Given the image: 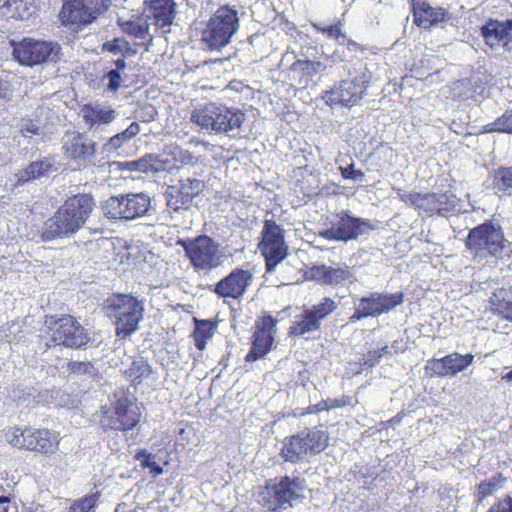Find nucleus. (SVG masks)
I'll return each instance as SVG.
<instances>
[{"instance_id":"nucleus-49","label":"nucleus","mask_w":512,"mask_h":512,"mask_svg":"<svg viewBox=\"0 0 512 512\" xmlns=\"http://www.w3.org/2000/svg\"><path fill=\"white\" fill-rule=\"evenodd\" d=\"M127 45V42L124 40L114 39L113 41L105 42L102 46V49L103 51H108L116 55L122 53L124 49H128Z\"/></svg>"},{"instance_id":"nucleus-48","label":"nucleus","mask_w":512,"mask_h":512,"mask_svg":"<svg viewBox=\"0 0 512 512\" xmlns=\"http://www.w3.org/2000/svg\"><path fill=\"white\" fill-rule=\"evenodd\" d=\"M157 110L152 105L142 106L136 113V118L142 122L149 123L155 119Z\"/></svg>"},{"instance_id":"nucleus-39","label":"nucleus","mask_w":512,"mask_h":512,"mask_svg":"<svg viewBox=\"0 0 512 512\" xmlns=\"http://www.w3.org/2000/svg\"><path fill=\"white\" fill-rule=\"evenodd\" d=\"M459 199L452 193H438L437 214L445 216L459 210Z\"/></svg>"},{"instance_id":"nucleus-43","label":"nucleus","mask_w":512,"mask_h":512,"mask_svg":"<svg viewBox=\"0 0 512 512\" xmlns=\"http://www.w3.org/2000/svg\"><path fill=\"white\" fill-rule=\"evenodd\" d=\"M498 481H504V478H502L501 474H498L497 477H492L478 484L477 490L478 493L482 496V498L493 495L497 491Z\"/></svg>"},{"instance_id":"nucleus-6","label":"nucleus","mask_w":512,"mask_h":512,"mask_svg":"<svg viewBox=\"0 0 512 512\" xmlns=\"http://www.w3.org/2000/svg\"><path fill=\"white\" fill-rule=\"evenodd\" d=\"M105 217L113 220L132 221L151 215L152 198L145 192H130L109 197L101 206Z\"/></svg>"},{"instance_id":"nucleus-30","label":"nucleus","mask_w":512,"mask_h":512,"mask_svg":"<svg viewBox=\"0 0 512 512\" xmlns=\"http://www.w3.org/2000/svg\"><path fill=\"white\" fill-rule=\"evenodd\" d=\"M139 133L140 125L137 122H132L124 131L112 136L102 146V151L105 153H113L120 149L124 144L128 143Z\"/></svg>"},{"instance_id":"nucleus-11","label":"nucleus","mask_w":512,"mask_h":512,"mask_svg":"<svg viewBox=\"0 0 512 512\" xmlns=\"http://www.w3.org/2000/svg\"><path fill=\"white\" fill-rule=\"evenodd\" d=\"M258 248L265 258L267 272L274 271L287 256L288 246L284 240V229L274 220L264 221Z\"/></svg>"},{"instance_id":"nucleus-13","label":"nucleus","mask_w":512,"mask_h":512,"mask_svg":"<svg viewBox=\"0 0 512 512\" xmlns=\"http://www.w3.org/2000/svg\"><path fill=\"white\" fill-rule=\"evenodd\" d=\"M373 229L370 220L354 217L350 211L343 210L335 215L331 227L322 231L320 235L327 240L348 242Z\"/></svg>"},{"instance_id":"nucleus-34","label":"nucleus","mask_w":512,"mask_h":512,"mask_svg":"<svg viewBox=\"0 0 512 512\" xmlns=\"http://www.w3.org/2000/svg\"><path fill=\"white\" fill-rule=\"evenodd\" d=\"M214 334V326L209 320H197L196 327L193 332L195 346L199 350H204L206 347V341L210 339Z\"/></svg>"},{"instance_id":"nucleus-35","label":"nucleus","mask_w":512,"mask_h":512,"mask_svg":"<svg viewBox=\"0 0 512 512\" xmlns=\"http://www.w3.org/2000/svg\"><path fill=\"white\" fill-rule=\"evenodd\" d=\"M374 294L382 314L390 312L395 307L401 305L404 301L403 292L393 294L374 292Z\"/></svg>"},{"instance_id":"nucleus-17","label":"nucleus","mask_w":512,"mask_h":512,"mask_svg":"<svg viewBox=\"0 0 512 512\" xmlns=\"http://www.w3.org/2000/svg\"><path fill=\"white\" fill-rule=\"evenodd\" d=\"M9 441L15 447L41 453H53L58 444L56 435L50 430L32 428L13 433Z\"/></svg>"},{"instance_id":"nucleus-50","label":"nucleus","mask_w":512,"mask_h":512,"mask_svg":"<svg viewBox=\"0 0 512 512\" xmlns=\"http://www.w3.org/2000/svg\"><path fill=\"white\" fill-rule=\"evenodd\" d=\"M172 154L175 160H178L183 165H189L195 163V157L188 150L180 149L179 147L173 148Z\"/></svg>"},{"instance_id":"nucleus-63","label":"nucleus","mask_w":512,"mask_h":512,"mask_svg":"<svg viewBox=\"0 0 512 512\" xmlns=\"http://www.w3.org/2000/svg\"><path fill=\"white\" fill-rule=\"evenodd\" d=\"M506 303H507L506 308L508 310L507 317L512 320V300H507Z\"/></svg>"},{"instance_id":"nucleus-36","label":"nucleus","mask_w":512,"mask_h":512,"mask_svg":"<svg viewBox=\"0 0 512 512\" xmlns=\"http://www.w3.org/2000/svg\"><path fill=\"white\" fill-rule=\"evenodd\" d=\"M484 133L500 132L512 134V109L507 110L501 117L494 122L483 126Z\"/></svg>"},{"instance_id":"nucleus-7","label":"nucleus","mask_w":512,"mask_h":512,"mask_svg":"<svg viewBox=\"0 0 512 512\" xmlns=\"http://www.w3.org/2000/svg\"><path fill=\"white\" fill-rule=\"evenodd\" d=\"M176 245L183 248L196 271H212L224 263L225 255L220 244L206 234L188 239L178 238Z\"/></svg>"},{"instance_id":"nucleus-64","label":"nucleus","mask_w":512,"mask_h":512,"mask_svg":"<svg viewBox=\"0 0 512 512\" xmlns=\"http://www.w3.org/2000/svg\"><path fill=\"white\" fill-rule=\"evenodd\" d=\"M358 47H359V45H358L356 42H354V41H352V40H348V42H347V48H348L349 50H356Z\"/></svg>"},{"instance_id":"nucleus-40","label":"nucleus","mask_w":512,"mask_h":512,"mask_svg":"<svg viewBox=\"0 0 512 512\" xmlns=\"http://www.w3.org/2000/svg\"><path fill=\"white\" fill-rule=\"evenodd\" d=\"M494 184L499 190L512 189V167L499 169L494 175Z\"/></svg>"},{"instance_id":"nucleus-1","label":"nucleus","mask_w":512,"mask_h":512,"mask_svg":"<svg viewBox=\"0 0 512 512\" xmlns=\"http://www.w3.org/2000/svg\"><path fill=\"white\" fill-rule=\"evenodd\" d=\"M95 205L91 194L78 193L68 197L53 216L44 222L41 239L49 242L75 235L84 227Z\"/></svg>"},{"instance_id":"nucleus-9","label":"nucleus","mask_w":512,"mask_h":512,"mask_svg":"<svg viewBox=\"0 0 512 512\" xmlns=\"http://www.w3.org/2000/svg\"><path fill=\"white\" fill-rule=\"evenodd\" d=\"M109 6L110 0H64L59 19L64 26H86L106 12Z\"/></svg>"},{"instance_id":"nucleus-5","label":"nucleus","mask_w":512,"mask_h":512,"mask_svg":"<svg viewBox=\"0 0 512 512\" xmlns=\"http://www.w3.org/2000/svg\"><path fill=\"white\" fill-rule=\"evenodd\" d=\"M305 480L284 476L279 483L267 485L258 493V503L269 511L280 512L305 498Z\"/></svg>"},{"instance_id":"nucleus-42","label":"nucleus","mask_w":512,"mask_h":512,"mask_svg":"<svg viewBox=\"0 0 512 512\" xmlns=\"http://www.w3.org/2000/svg\"><path fill=\"white\" fill-rule=\"evenodd\" d=\"M136 459L140 461L143 468H149L154 476L161 475L163 468L152 460V455L147 450H141L136 454Z\"/></svg>"},{"instance_id":"nucleus-28","label":"nucleus","mask_w":512,"mask_h":512,"mask_svg":"<svg viewBox=\"0 0 512 512\" xmlns=\"http://www.w3.org/2000/svg\"><path fill=\"white\" fill-rule=\"evenodd\" d=\"M153 374V370L148 360L143 356L134 358L128 369L125 370V375L135 385H140L148 380Z\"/></svg>"},{"instance_id":"nucleus-58","label":"nucleus","mask_w":512,"mask_h":512,"mask_svg":"<svg viewBox=\"0 0 512 512\" xmlns=\"http://www.w3.org/2000/svg\"><path fill=\"white\" fill-rule=\"evenodd\" d=\"M421 195L422 194H420V193H408V194L404 193V194H400L399 197L406 204L416 205L417 207H419Z\"/></svg>"},{"instance_id":"nucleus-26","label":"nucleus","mask_w":512,"mask_h":512,"mask_svg":"<svg viewBox=\"0 0 512 512\" xmlns=\"http://www.w3.org/2000/svg\"><path fill=\"white\" fill-rule=\"evenodd\" d=\"M321 324L309 310L304 308L303 311L294 316L289 334L293 336H302L306 333L320 330Z\"/></svg>"},{"instance_id":"nucleus-44","label":"nucleus","mask_w":512,"mask_h":512,"mask_svg":"<svg viewBox=\"0 0 512 512\" xmlns=\"http://www.w3.org/2000/svg\"><path fill=\"white\" fill-rule=\"evenodd\" d=\"M96 498L94 495L86 496L75 501L69 508L68 512H94Z\"/></svg>"},{"instance_id":"nucleus-33","label":"nucleus","mask_w":512,"mask_h":512,"mask_svg":"<svg viewBox=\"0 0 512 512\" xmlns=\"http://www.w3.org/2000/svg\"><path fill=\"white\" fill-rule=\"evenodd\" d=\"M162 161L156 156L149 154L140 159L118 163L121 170L138 171L143 173L158 171Z\"/></svg>"},{"instance_id":"nucleus-24","label":"nucleus","mask_w":512,"mask_h":512,"mask_svg":"<svg viewBox=\"0 0 512 512\" xmlns=\"http://www.w3.org/2000/svg\"><path fill=\"white\" fill-rule=\"evenodd\" d=\"M481 34L484 41L490 47L498 45L500 42H507L511 39L507 21H489L481 28Z\"/></svg>"},{"instance_id":"nucleus-45","label":"nucleus","mask_w":512,"mask_h":512,"mask_svg":"<svg viewBox=\"0 0 512 512\" xmlns=\"http://www.w3.org/2000/svg\"><path fill=\"white\" fill-rule=\"evenodd\" d=\"M101 427L104 430H122L123 431V424L121 423V417L118 415H109L108 411L103 412V415L100 419Z\"/></svg>"},{"instance_id":"nucleus-61","label":"nucleus","mask_w":512,"mask_h":512,"mask_svg":"<svg viewBox=\"0 0 512 512\" xmlns=\"http://www.w3.org/2000/svg\"><path fill=\"white\" fill-rule=\"evenodd\" d=\"M147 32V27H143L142 25L137 26V30L135 31L136 37L144 38Z\"/></svg>"},{"instance_id":"nucleus-41","label":"nucleus","mask_w":512,"mask_h":512,"mask_svg":"<svg viewBox=\"0 0 512 512\" xmlns=\"http://www.w3.org/2000/svg\"><path fill=\"white\" fill-rule=\"evenodd\" d=\"M358 303L361 308H363L367 317H377L382 314L374 293H371L367 297L359 298Z\"/></svg>"},{"instance_id":"nucleus-23","label":"nucleus","mask_w":512,"mask_h":512,"mask_svg":"<svg viewBox=\"0 0 512 512\" xmlns=\"http://www.w3.org/2000/svg\"><path fill=\"white\" fill-rule=\"evenodd\" d=\"M326 68V65L320 61L298 59L291 65L290 73L300 85L307 86L317 75L323 74Z\"/></svg>"},{"instance_id":"nucleus-14","label":"nucleus","mask_w":512,"mask_h":512,"mask_svg":"<svg viewBox=\"0 0 512 512\" xmlns=\"http://www.w3.org/2000/svg\"><path fill=\"white\" fill-rule=\"evenodd\" d=\"M368 82L369 76L365 72L351 80H341L326 92V102L330 105L354 106L366 94Z\"/></svg>"},{"instance_id":"nucleus-37","label":"nucleus","mask_w":512,"mask_h":512,"mask_svg":"<svg viewBox=\"0 0 512 512\" xmlns=\"http://www.w3.org/2000/svg\"><path fill=\"white\" fill-rule=\"evenodd\" d=\"M338 307L336 301L332 298L324 297L319 303L309 307V310L321 324L329 315H331Z\"/></svg>"},{"instance_id":"nucleus-20","label":"nucleus","mask_w":512,"mask_h":512,"mask_svg":"<svg viewBox=\"0 0 512 512\" xmlns=\"http://www.w3.org/2000/svg\"><path fill=\"white\" fill-rule=\"evenodd\" d=\"M473 358L470 353L465 355L452 353L440 359L430 360L428 368L438 376H453L467 368L472 363Z\"/></svg>"},{"instance_id":"nucleus-31","label":"nucleus","mask_w":512,"mask_h":512,"mask_svg":"<svg viewBox=\"0 0 512 512\" xmlns=\"http://www.w3.org/2000/svg\"><path fill=\"white\" fill-rule=\"evenodd\" d=\"M318 274L323 284L332 286L342 284L352 277V273L347 266L333 268L323 265L318 268Z\"/></svg>"},{"instance_id":"nucleus-59","label":"nucleus","mask_w":512,"mask_h":512,"mask_svg":"<svg viewBox=\"0 0 512 512\" xmlns=\"http://www.w3.org/2000/svg\"><path fill=\"white\" fill-rule=\"evenodd\" d=\"M354 305V313L349 317V323H355L356 321L367 318L366 313H364L359 303H354Z\"/></svg>"},{"instance_id":"nucleus-8","label":"nucleus","mask_w":512,"mask_h":512,"mask_svg":"<svg viewBox=\"0 0 512 512\" xmlns=\"http://www.w3.org/2000/svg\"><path fill=\"white\" fill-rule=\"evenodd\" d=\"M13 58L21 65L33 67L44 63H56L61 56V47L56 42L24 38L13 43Z\"/></svg>"},{"instance_id":"nucleus-2","label":"nucleus","mask_w":512,"mask_h":512,"mask_svg":"<svg viewBox=\"0 0 512 512\" xmlns=\"http://www.w3.org/2000/svg\"><path fill=\"white\" fill-rule=\"evenodd\" d=\"M191 120L201 130L208 133L225 134L232 138H238L241 136L246 114L238 109L209 104L195 110L191 115Z\"/></svg>"},{"instance_id":"nucleus-22","label":"nucleus","mask_w":512,"mask_h":512,"mask_svg":"<svg viewBox=\"0 0 512 512\" xmlns=\"http://www.w3.org/2000/svg\"><path fill=\"white\" fill-rule=\"evenodd\" d=\"M55 170V159L53 157L33 161L16 174L17 183L25 184L27 182L48 178L50 173Z\"/></svg>"},{"instance_id":"nucleus-57","label":"nucleus","mask_w":512,"mask_h":512,"mask_svg":"<svg viewBox=\"0 0 512 512\" xmlns=\"http://www.w3.org/2000/svg\"><path fill=\"white\" fill-rule=\"evenodd\" d=\"M381 357L380 350L369 351L364 357V364L373 367L379 363Z\"/></svg>"},{"instance_id":"nucleus-21","label":"nucleus","mask_w":512,"mask_h":512,"mask_svg":"<svg viewBox=\"0 0 512 512\" xmlns=\"http://www.w3.org/2000/svg\"><path fill=\"white\" fill-rule=\"evenodd\" d=\"M148 17L159 28L172 25L176 16V3L174 0H148Z\"/></svg>"},{"instance_id":"nucleus-32","label":"nucleus","mask_w":512,"mask_h":512,"mask_svg":"<svg viewBox=\"0 0 512 512\" xmlns=\"http://www.w3.org/2000/svg\"><path fill=\"white\" fill-rule=\"evenodd\" d=\"M274 336L266 332H255L252 347L246 355V361H256L269 352Z\"/></svg>"},{"instance_id":"nucleus-56","label":"nucleus","mask_w":512,"mask_h":512,"mask_svg":"<svg viewBox=\"0 0 512 512\" xmlns=\"http://www.w3.org/2000/svg\"><path fill=\"white\" fill-rule=\"evenodd\" d=\"M39 131H40V127L32 121H28V122L22 124L21 129H20V132L22 133V135L24 137H30L31 135H38Z\"/></svg>"},{"instance_id":"nucleus-27","label":"nucleus","mask_w":512,"mask_h":512,"mask_svg":"<svg viewBox=\"0 0 512 512\" xmlns=\"http://www.w3.org/2000/svg\"><path fill=\"white\" fill-rule=\"evenodd\" d=\"M302 441L303 439L298 433L289 438H285L281 449L282 458L291 463L302 461L307 456L303 449Z\"/></svg>"},{"instance_id":"nucleus-52","label":"nucleus","mask_w":512,"mask_h":512,"mask_svg":"<svg viewBox=\"0 0 512 512\" xmlns=\"http://www.w3.org/2000/svg\"><path fill=\"white\" fill-rule=\"evenodd\" d=\"M276 329V320L270 315L262 318L261 323L258 325L256 332H266L267 334L273 335Z\"/></svg>"},{"instance_id":"nucleus-19","label":"nucleus","mask_w":512,"mask_h":512,"mask_svg":"<svg viewBox=\"0 0 512 512\" xmlns=\"http://www.w3.org/2000/svg\"><path fill=\"white\" fill-rule=\"evenodd\" d=\"M414 22L422 28H429L449 20V13L443 8H434L423 0H411Z\"/></svg>"},{"instance_id":"nucleus-4","label":"nucleus","mask_w":512,"mask_h":512,"mask_svg":"<svg viewBox=\"0 0 512 512\" xmlns=\"http://www.w3.org/2000/svg\"><path fill=\"white\" fill-rule=\"evenodd\" d=\"M238 12L227 5L219 7L209 18L201 33L203 49L220 50L239 29Z\"/></svg>"},{"instance_id":"nucleus-16","label":"nucleus","mask_w":512,"mask_h":512,"mask_svg":"<svg viewBox=\"0 0 512 512\" xmlns=\"http://www.w3.org/2000/svg\"><path fill=\"white\" fill-rule=\"evenodd\" d=\"M205 188L204 181L196 178L180 179L176 185H170L165 191L166 205L178 212L189 210L195 197Z\"/></svg>"},{"instance_id":"nucleus-10","label":"nucleus","mask_w":512,"mask_h":512,"mask_svg":"<svg viewBox=\"0 0 512 512\" xmlns=\"http://www.w3.org/2000/svg\"><path fill=\"white\" fill-rule=\"evenodd\" d=\"M45 324L51 329L52 341L55 344L77 349L90 341L87 330L71 315L60 318L50 316Z\"/></svg>"},{"instance_id":"nucleus-53","label":"nucleus","mask_w":512,"mask_h":512,"mask_svg":"<svg viewBox=\"0 0 512 512\" xmlns=\"http://www.w3.org/2000/svg\"><path fill=\"white\" fill-rule=\"evenodd\" d=\"M121 417V423L123 424V431L133 429L139 423V417L135 411H131Z\"/></svg>"},{"instance_id":"nucleus-3","label":"nucleus","mask_w":512,"mask_h":512,"mask_svg":"<svg viewBox=\"0 0 512 512\" xmlns=\"http://www.w3.org/2000/svg\"><path fill=\"white\" fill-rule=\"evenodd\" d=\"M466 247L479 262L502 257L506 250L502 227L494 221H486L474 227L468 233Z\"/></svg>"},{"instance_id":"nucleus-15","label":"nucleus","mask_w":512,"mask_h":512,"mask_svg":"<svg viewBox=\"0 0 512 512\" xmlns=\"http://www.w3.org/2000/svg\"><path fill=\"white\" fill-rule=\"evenodd\" d=\"M62 152L66 159L85 167L96 154V143L86 133L67 131L62 138Z\"/></svg>"},{"instance_id":"nucleus-12","label":"nucleus","mask_w":512,"mask_h":512,"mask_svg":"<svg viewBox=\"0 0 512 512\" xmlns=\"http://www.w3.org/2000/svg\"><path fill=\"white\" fill-rule=\"evenodd\" d=\"M111 306L115 311L118 337L130 336L138 330L145 311L143 300L131 295H121Z\"/></svg>"},{"instance_id":"nucleus-55","label":"nucleus","mask_w":512,"mask_h":512,"mask_svg":"<svg viewBox=\"0 0 512 512\" xmlns=\"http://www.w3.org/2000/svg\"><path fill=\"white\" fill-rule=\"evenodd\" d=\"M132 405L131 401L127 398H120L117 400L115 404V415L123 416L125 414H128L132 410H130V406Z\"/></svg>"},{"instance_id":"nucleus-18","label":"nucleus","mask_w":512,"mask_h":512,"mask_svg":"<svg viewBox=\"0 0 512 512\" xmlns=\"http://www.w3.org/2000/svg\"><path fill=\"white\" fill-rule=\"evenodd\" d=\"M250 271L236 268L214 285L213 292L221 298L240 299L252 281Z\"/></svg>"},{"instance_id":"nucleus-47","label":"nucleus","mask_w":512,"mask_h":512,"mask_svg":"<svg viewBox=\"0 0 512 512\" xmlns=\"http://www.w3.org/2000/svg\"><path fill=\"white\" fill-rule=\"evenodd\" d=\"M341 175L345 179H350L355 182H364L365 174L361 170H357L354 168V164L348 165L346 167H340Z\"/></svg>"},{"instance_id":"nucleus-51","label":"nucleus","mask_w":512,"mask_h":512,"mask_svg":"<svg viewBox=\"0 0 512 512\" xmlns=\"http://www.w3.org/2000/svg\"><path fill=\"white\" fill-rule=\"evenodd\" d=\"M106 78L108 79L107 89L109 91H117L121 83V75L118 69H111L107 72Z\"/></svg>"},{"instance_id":"nucleus-29","label":"nucleus","mask_w":512,"mask_h":512,"mask_svg":"<svg viewBox=\"0 0 512 512\" xmlns=\"http://www.w3.org/2000/svg\"><path fill=\"white\" fill-rule=\"evenodd\" d=\"M116 118V112L109 106L96 104L87 107L84 112L83 119L86 124L93 126L95 124H109Z\"/></svg>"},{"instance_id":"nucleus-60","label":"nucleus","mask_w":512,"mask_h":512,"mask_svg":"<svg viewBox=\"0 0 512 512\" xmlns=\"http://www.w3.org/2000/svg\"><path fill=\"white\" fill-rule=\"evenodd\" d=\"M323 32L328 35L330 38L339 39V37L346 38V36L342 33L340 27L338 25H331L325 29Z\"/></svg>"},{"instance_id":"nucleus-38","label":"nucleus","mask_w":512,"mask_h":512,"mask_svg":"<svg viewBox=\"0 0 512 512\" xmlns=\"http://www.w3.org/2000/svg\"><path fill=\"white\" fill-rule=\"evenodd\" d=\"M66 372L68 376L72 377H82L89 376L92 377L96 373V369L92 362L90 361H69L66 365Z\"/></svg>"},{"instance_id":"nucleus-25","label":"nucleus","mask_w":512,"mask_h":512,"mask_svg":"<svg viewBox=\"0 0 512 512\" xmlns=\"http://www.w3.org/2000/svg\"><path fill=\"white\" fill-rule=\"evenodd\" d=\"M298 434L303 439L302 446L307 455H316L325 449L328 437L324 431L312 428L304 429Z\"/></svg>"},{"instance_id":"nucleus-54","label":"nucleus","mask_w":512,"mask_h":512,"mask_svg":"<svg viewBox=\"0 0 512 512\" xmlns=\"http://www.w3.org/2000/svg\"><path fill=\"white\" fill-rule=\"evenodd\" d=\"M487 512H512V498L506 496L503 500L491 506Z\"/></svg>"},{"instance_id":"nucleus-46","label":"nucleus","mask_w":512,"mask_h":512,"mask_svg":"<svg viewBox=\"0 0 512 512\" xmlns=\"http://www.w3.org/2000/svg\"><path fill=\"white\" fill-rule=\"evenodd\" d=\"M438 193H426L421 195L419 208L426 212L437 213Z\"/></svg>"},{"instance_id":"nucleus-62","label":"nucleus","mask_w":512,"mask_h":512,"mask_svg":"<svg viewBox=\"0 0 512 512\" xmlns=\"http://www.w3.org/2000/svg\"><path fill=\"white\" fill-rule=\"evenodd\" d=\"M115 65H116V68L115 69H118V72H120V70H123L125 69L126 67V62L124 59H117L115 61Z\"/></svg>"}]
</instances>
